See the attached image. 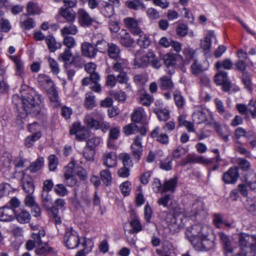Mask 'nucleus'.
Returning a JSON list of instances; mask_svg holds the SVG:
<instances>
[{
  "label": "nucleus",
  "mask_w": 256,
  "mask_h": 256,
  "mask_svg": "<svg viewBox=\"0 0 256 256\" xmlns=\"http://www.w3.org/2000/svg\"><path fill=\"white\" fill-rule=\"evenodd\" d=\"M28 13L30 15L38 14L40 12V10L36 4L29 2L26 6Z\"/></svg>",
  "instance_id": "obj_51"
},
{
  "label": "nucleus",
  "mask_w": 256,
  "mask_h": 256,
  "mask_svg": "<svg viewBox=\"0 0 256 256\" xmlns=\"http://www.w3.org/2000/svg\"><path fill=\"white\" fill-rule=\"evenodd\" d=\"M178 178L175 176L164 182L162 188V192H174L177 186Z\"/></svg>",
  "instance_id": "obj_22"
},
{
  "label": "nucleus",
  "mask_w": 256,
  "mask_h": 256,
  "mask_svg": "<svg viewBox=\"0 0 256 256\" xmlns=\"http://www.w3.org/2000/svg\"><path fill=\"white\" fill-rule=\"evenodd\" d=\"M42 205L46 210L50 212V206L52 200L48 192H42Z\"/></svg>",
  "instance_id": "obj_41"
},
{
  "label": "nucleus",
  "mask_w": 256,
  "mask_h": 256,
  "mask_svg": "<svg viewBox=\"0 0 256 256\" xmlns=\"http://www.w3.org/2000/svg\"><path fill=\"white\" fill-rule=\"evenodd\" d=\"M26 87V89L20 90L22 97V106L18 108V112L22 114L20 116L22 118L28 114L40 116L41 114L44 113L40 106L42 96L38 94L34 88Z\"/></svg>",
  "instance_id": "obj_2"
},
{
  "label": "nucleus",
  "mask_w": 256,
  "mask_h": 256,
  "mask_svg": "<svg viewBox=\"0 0 256 256\" xmlns=\"http://www.w3.org/2000/svg\"><path fill=\"white\" fill-rule=\"evenodd\" d=\"M108 56L112 59L120 58V50L118 46L113 43H110L106 50Z\"/></svg>",
  "instance_id": "obj_25"
},
{
  "label": "nucleus",
  "mask_w": 256,
  "mask_h": 256,
  "mask_svg": "<svg viewBox=\"0 0 256 256\" xmlns=\"http://www.w3.org/2000/svg\"><path fill=\"white\" fill-rule=\"evenodd\" d=\"M144 109L142 108H139L134 110L132 115V120L134 122H140L142 118Z\"/></svg>",
  "instance_id": "obj_50"
},
{
  "label": "nucleus",
  "mask_w": 256,
  "mask_h": 256,
  "mask_svg": "<svg viewBox=\"0 0 256 256\" xmlns=\"http://www.w3.org/2000/svg\"><path fill=\"white\" fill-rule=\"evenodd\" d=\"M100 143V138L98 137H94L88 139L86 141V146L92 150H94L95 148Z\"/></svg>",
  "instance_id": "obj_63"
},
{
  "label": "nucleus",
  "mask_w": 256,
  "mask_h": 256,
  "mask_svg": "<svg viewBox=\"0 0 256 256\" xmlns=\"http://www.w3.org/2000/svg\"><path fill=\"white\" fill-rule=\"evenodd\" d=\"M15 210L11 208L4 206L0 208V220L4 222H10L14 220Z\"/></svg>",
  "instance_id": "obj_15"
},
{
  "label": "nucleus",
  "mask_w": 256,
  "mask_h": 256,
  "mask_svg": "<svg viewBox=\"0 0 256 256\" xmlns=\"http://www.w3.org/2000/svg\"><path fill=\"white\" fill-rule=\"evenodd\" d=\"M84 105L88 110H92L96 106L94 96L92 95V92H88L86 93Z\"/></svg>",
  "instance_id": "obj_31"
},
{
  "label": "nucleus",
  "mask_w": 256,
  "mask_h": 256,
  "mask_svg": "<svg viewBox=\"0 0 256 256\" xmlns=\"http://www.w3.org/2000/svg\"><path fill=\"white\" fill-rule=\"evenodd\" d=\"M84 120L87 126L90 128H94L97 130L100 127V122L94 120L90 115L86 116Z\"/></svg>",
  "instance_id": "obj_42"
},
{
  "label": "nucleus",
  "mask_w": 256,
  "mask_h": 256,
  "mask_svg": "<svg viewBox=\"0 0 256 256\" xmlns=\"http://www.w3.org/2000/svg\"><path fill=\"white\" fill-rule=\"evenodd\" d=\"M209 230L208 226L206 225L196 224L188 228L186 236L196 250L208 251L214 246L213 240L208 238Z\"/></svg>",
  "instance_id": "obj_1"
},
{
  "label": "nucleus",
  "mask_w": 256,
  "mask_h": 256,
  "mask_svg": "<svg viewBox=\"0 0 256 256\" xmlns=\"http://www.w3.org/2000/svg\"><path fill=\"white\" fill-rule=\"evenodd\" d=\"M218 235L223 246L226 256H228V254H230L233 251L232 239L222 232H219Z\"/></svg>",
  "instance_id": "obj_12"
},
{
  "label": "nucleus",
  "mask_w": 256,
  "mask_h": 256,
  "mask_svg": "<svg viewBox=\"0 0 256 256\" xmlns=\"http://www.w3.org/2000/svg\"><path fill=\"white\" fill-rule=\"evenodd\" d=\"M70 134H75L76 138L80 141L86 140L88 136V130L82 128L80 124L76 122L72 124Z\"/></svg>",
  "instance_id": "obj_7"
},
{
  "label": "nucleus",
  "mask_w": 256,
  "mask_h": 256,
  "mask_svg": "<svg viewBox=\"0 0 256 256\" xmlns=\"http://www.w3.org/2000/svg\"><path fill=\"white\" fill-rule=\"evenodd\" d=\"M148 18L152 20H158L160 18L159 12L154 8H150L146 10Z\"/></svg>",
  "instance_id": "obj_53"
},
{
  "label": "nucleus",
  "mask_w": 256,
  "mask_h": 256,
  "mask_svg": "<svg viewBox=\"0 0 256 256\" xmlns=\"http://www.w3.org/2000/svg\"><path fill=\"white\" fill-rule=\"evenodd\" d=\"M41 136L40 132L38 131L26 137L25 139V146L28 148H30L33 145L34 142L38 140Z\"/></svg>",
  "instance_id": "obj_38"
},
{
  "label": "nucleus",
  "mask_w": 256,
  "mask_h": 256,
  "mask_svg": "<svg viewBox=\"0 0 256 256\" xmlns=\"http://www.w3.org/2000/svg\"><path fill=\"white\" fill-rule=\"evenodd\" d=\"M21 183L24 190L28 194H32L34 191V186L32 178L28 175L22 172Z\"/></svg>",
  "instance_id": "obj_13"
},
{
  "label": "nucleus",
  "mask_w": 256,
  "mask_h": 256,
  "mask_svg": "<svg viewBox=\"0 0 256 256\" xmlns=\"http://www.w3.org/2000/svg\"><path fill=\"white\" fill-rule=\"evenodd\" d=\"M239 168L237 166L230 168L224 173L222 180L226 184H234L240 177Z\"/></svg>",
  "instance_id": "obj_8"
},
{
  "label": "nucleus",
  "mask_w": 256,
  "mask_h": 256,
  "mask_svg": "<svg viewBox=\"0 0 256 256\" xmlns=\"http://www.w3.org/2000/svg\"><path fill=\"white\" fill-rule=\"evenodd\" d=\"M214 162V159H206L202 156H196L188 154L182 160V164L186 166L190 163H200L204 164H209Z\"/></svg>",
  "instance_id": "obj_9"
},
{
  "label": "nucleus",
  "mask_w": 256,
  "mask_h": 256,
  "mask_svg": "<svg viewBox=\"0 0 256 256\" xmlns=\"http://www.w3.org/2000/svg\"><path fill=\"white\" fill-rule=\"evenodd\" d=\"M122 130L126 135L128 136L136 134L138 132V128L136 124L131 123L124 126Z\"/></svg>",
  "instance_id": "obj_45"
},
{
  "label": "nucleus",
  "mask_w": 256,
  "mask_h": 256,
  "mask_svg": "<svg viewBox=\"0 0 256 256\" xmlns=\"http://www.w3.org/2000/svg\"><path fill=\"white\" fill-rule=\"evenodd\" d=\"M204 210V204L202 202L197 201L194 202L192 206V212L194 215L196 216L200 214Z\"/></svg>",
  "instance_id": "obj_54"
},
{
  "label": "nucleus",
  "mask_w": 256,
  "mask_h": 256,
  "mask_svg": "<svg viewBox=\"0 0 256 256\" xmlns=\"http://www.w3.org/2000/svg\"><path fill=\"white\" fill-rule=\"evenodd\" d=\"M110 44L104 40L102 39L97 41L94 44L96 52H106Z\"/></svg>",
  "instance_id": "obj_46"
},
{
  "label": "nucleus",
  "mask_w": 256,
  "mask_h": 256,
  "mask_svg": "<svg viewBox=\"0 0 256 256\" xmlns=\"http://www.w3.org/2000/svg\"><path fill=\"white\" fill-rule=\"evenodd\" d=\"M124 22L134 35L142 33L141 28L138 26V22L134 18H126L124 20Z\"/></svg>",
  "instance_id": "obj_16"
},
{
  "label": "nucleus",
  "mask_w": 256,
  "mask_h": 256,
  "mask_svg": "<svg viewBox=\"0 0 256 256\" xmlns=\"http://www.w3.org/2000/svg\"><path fill=\"white\" fill-rule=\"evenodd\" d=\"M135 36H138L139 38L137 40V44L142 48H147L150 44V37L146 34H145L142 30L140 34H136Z\"/></svg>",
  "instance_id": "obj_24"
},
{
  "label": "nucleus",
  "mask_w": 256,
  "mask_h": 256,
  "mask_svg": "<svg viewBox=\"0 0 256 256\" xmlns=\"http://www.w3.org/2000/svg\"><path fill=\"white\" fill-rule=\"evenodd\" d=\"M238 242L244 256H255V252H252L251 249L252 246L254 245L253 235L240 233L238 234Z\"/></svg>",
  "instance_id": "obj_3"
},
{
  "label": "nucleus",
  "mask_w": 256,
  "mask_h": 256,
  "mask_svg": "<svg viewBox=\"0 0 256 256\" xmlns=\"http://www.w3.org/2000/svg\"><path fill=\"white\" fill-rule=\"evenodd\" d=\"M160 87L162 90H173L174 84L170 78L164 76L160 79Z\"/></svg>",
  "instance_id": "obj_23"
},
{
  "label": "nucleus",
  "mask_w": 256,
  "mask_h": 256,
  "mask_svg": "<svg viewBox=\"0 0 256 256\" xmlns=\"http://www.w3.org/2000/svg\"><path fill=\"white\" fill-rule=\"evenodd\" d=\"M151 55L150 54V56ZM150 64V51L144 56H136L134 60V66L137 68H145Z\"/></svg>",
  "instance_id": "obj_19"
},
{
  "label": "nucleus",
  "mask_w": 256,
  "mask_h": 256,
  "mask_svg": "<svg viewBox=\"0 0 256 256\" xmlns=\"http://www.w3.org/2000/svg\"><path fill=\"white\" fill-rule=\"evenodd\" d=\"M118 38L121 45L126 48L132 47L135 42L129 32L124 29L118 33Z\"/></svg>",
  "instance_id": "obj_10"
},
{
  "label": "nucleus",
  "mask_w": 256,
  "mask_h": 256,
  "mask_svg": "<svg viewBox=\"0 0 256 256\" xmlns=\"http://www.w3.org/2000/svg\"><path fill=\"white\" fill-rule=\"evenodd\" d=\"M72 56V52L69 48H65L64 52L61 53L58 57V59L64 62V65L69 66L70 64L68 63L70 61Z\"/></svg>",
  "instance_id": "obj_39"
},
{
  "label": "nucleus",
  "mask_w": 256,
  "mask_h": 256,
  "mask_svg": "<svg viewBox=\"0 0 256 256\" xmlns=\"http://www.w3.org/2000/svg\"><path fill=\"white\" fill-rule=\"evenodd\" d=\"M21 26L26 30H30L36 26V22L34 18H28L26 20L20 22Z\"/></svg>",
  "instance_id": "obj_60"
},
{
  "label": "nucleus",
  "mask_w": 256,
  "mask_h": 256,
  "mask_svg": "<svg viewBox=\"0 0 256 256\" xmlns=\"http://www.w3.org/2000/svg\"><path fill=\"white\" fill-rule=\"evenodd\" d=\"M213 126L218 134L219 136L225 142H228L229 140V136L230 132L228 128L226 126H222L218 122H214L213 123Z\"/></svg>",
  "instance_id": "obj_17"
},
{
  "label": "nucleus",
  "mask_w": 256,
  "mask_h": 256,
  "mask_svg": "<svg viewBox=\"0 0 256 256\" xmlns=\"http://www.w3.org/2000/svg\"><path fill=\"white\" fill-rule=\"evenodd\" d=\"M192 72L194 74H198L206 69L203 68L201 64H198L196 60H194L193 64L190 66Z\"/></svg>",
  "instance_id": "obj_59"
},
{
  "label": "nucleus",
  "mask_w": 256,
  "mask_h": 256,
  "mask_svg": "<svg viewBox=\"0 0 256 256\" xmlns=\"http://www.w3.org/2000/svg\"><path fill=\"white\" fill-rule=\"evenodd\" d=\"M78 20L80 24L82 26H88L93 22L88 14L82 9L79 10Z\"/></svg>",
  "instance_id": "obj_20"
},
{
  "label": "nucleus",
  "mask_w": 256,
  "mask_h": 256,
  "mask_svg": "<svg viewBox=\"0 0 256 256\" xmlns=\"http://www.w3.org/2000/svg\"><path fill=\"white\" fill-rule=\"evenodd\" d=\"M38 81L42 86H43L44 82H46L50 86V88L48 90V98L50 102L58 103V96L57 91L54 86L52 80L46 75H40L38 77Z\"/></svg>",
  "instance_id": "obj_4"
},
{
  "label": "nucleus",
  "mask_w": 256,
  "mask_h": 256,
  "mask_svg": "<svg viewBox=\"0 0 256 256\" xmlns=\"http://www.w3.org/2000/svg\"><path fill=\"white\" fill-rule=\"evenodd\" d=\"M46 44L48 49L50 52H54L58 48L60 47L57 46L54 38L52 35H48L45 38Z\"/></svg>",
  "instance_id": "obj_33"
},
{
  "label": "nucleus",
  "mask_w": 256,
  "mask_h": 256,
  "mask_svg": "<svg viewBox=\"0 0 256 256\" xmlns=\"http://www.w3.org/2000/svg\"><path fill=\"white\" fill-rule=\"evenodd\" d=\"M101 12L105 16L110 18L114 14L113 4L108 2H104L102 3Z\"/></svg>",
  "instance_id": "obj_26"
},
{
  "label": "nucleus",
  "mask_w": 256,
  "mask_h": 256,
  "mask_svg": "<svg viewBox=\"0 0 256 256\" xmlns=\"http://www.w3.org/2000/svg\"><path fill=\"white\" fill-rule=\"evenodd\" d=\"M212 46V41L210 38L208 36H205L204 40H201V48L204 54L208 53L210 50Z\"/></svg>",
  "instance_id": "obj_49"
},
{
  "label": "nucleus",
  "mask_w": 256,
  "mask_h": 256,
  "mask_svg": "<svg viewBox=\"0 0 256 256\" xmlns=\"http://www.w3.org/2000/svg\"><path fill=\"white\" fill-rule=\"evenodd\" d=\"M81 50L84 56L90 58H94L97 52L95 46L88 42H84L82 44Z\"/></svg>",
  "instance_id": "obj_14"
},
{
  "label": "nucleus",
  "mask_w": 256,
  "mask_h": 256,
  "mask_svg": "<svg viewBox=\"0 0 256 256\" xmlns=\"http://www.w3.org/2000/svg\"><path fill=\"white\" fill-rule=\"evenodd\" d=\"M154 112L160 121H166L170 118V112L166 109H157L154 110Z\"/></svg>",
  "instance_id": "obj_44"
},
{
  "label": "nucleus",
  "mask_w": 256,
  "mask_h": 256,
  "mask_svg": "<svg viewBox=\"0 0 256 256\" xmlns=\"http://www.w3.org/2000/svg\"><path fill=\"white\" fill-rule=\"evenodd\" d=\"M11 25L9 21L1 18L0 19V28L2 32H8L11 29Z\"/></svg>",
  "instance_id": "obj_61"
},
{
  "label": "nucleus",
  "mask_w": 256,
  "mask_h": 256,
  "mask_svg": "<svg viewBox=\"0 0 256 256\" xmlns=\"http://www.w3.org/2000/svg\"><path fill=\"white\" fill-rule=\"evenodd\" d=\"M192 118L194 122L196 124H200L206 120V115L202 110H197L193 113Z\"/></svg>",
  "instance_id": "obj_30"
},
{
  "label": "nucleus",
  "mask_w": 256,
  "mask_h": 256,
  "mask_svg": "<svg viewBox=\"0 0 256 256\" xmlns=\"http://www.w3.org/2000/svg\"><path fill=\"white\" fill-rule=\"evenodd\" d=\"M100 177L104 184L106 186L111 184L112 182V176L108 169L102 170L100 172Z\"/></svg>",
  "instance_id": "obj_27"
},
{
  "label": "nucleus",
  "mask_w": 256,
  "mask_h": 256,
  "mask_svg": "<svg viewBox=\"0 0 256 256\" xmlns=\"http://www.w3.org/2000/svg\"><path fill=\"white\" fill-rule=\"evenodd\" d=\"M163 60L166 66H174L176 64V58L174 54L168 53L164 55Z\"/></svg>",
  "instance_id": "obj_43"
},
{
  "label": "nucleus",
  "mask_w": 256,
  "mask_h": 256,
  "mask_svg": "<svg viewBox=\"0 0 256 256\" xmlns=\"http://www.w3.org/2000/svg\"><path fill=\"white\" fill-rule=\"evenodd\" d=\"M82 155L84 158L88 162H93L94 160V156L95 155L94 150H92L86 146L84 148Z\"/></svg>",
  "instance_id": "obj_40"
},
{
  "label": "nucleus",
  "mask_w": 256,
  "mask_h": 256,
  "mask_svg": "<svg viewBox=\"0 0 256 256\" xmlns=\"http://www.w3.org/2000/svg\"><path fill=\"white\" fill-rule=\"evenodd\" d=\"M150 64L156 69H158L162 66L160 60L156 56L154 52L151 50L150 51Z\"/></svg>",
  "instance_id": "obj_48"
},
{
  "label": "nucleus",
  "mask_w": 256,
  "mask_h": 256,
  "mask_svg": "<svg viewBox=\"0 0 256 256\" xmlns=\"http://www.w3.org/2000/svg\"><path fill=\"white\" fill-rule=\"evenodd\" d=\"M49 66L51 71L54 74H57L60 72V68L58 62L52 58L48 59Z\"/></svg>",
  "instance_id": "obj_62"
},
{
  "label": "nucleus",
  "mask_w": 256,
  "mask_h": 256,
  "mask_svg": "<svg viewBox=\"0 0 256 256\" xmlns=\"http://www.w3.org/2000/svg\"><path fill=\"white\" fill-rule=\"evenodd\" d=\"M174 98L176 106L179 108H182L184 104L185 101L178 91H175L174 93Z\"/></svg>",
  "instance_id": "obj_52"
},
{
  "label": "nucleus",
  "mask_w": 256,
  "mask_h": 256,
  "mask_svg": "<svg viewBox=\"0 0 256 256\" xmlns=\"http://www.w3.org/2000/svg\"><path fill=\"white\" fill-rule=\"evenodd\" d=\"M119 158L122 161L123 166L130 168L133 166L132 161L128 154H120Z\"/></svg>",
  "instance_id": "obj_47"
},
{
  "label": "nucleus",
  "mask_w": 256,
  "mask_h": 256,
  "mask_svg": "<svg viewBox=\"0 0 256 256\" xmlns=\"http://www.w3.org/2000/svg\"><path fill=\"white\" fill-rule=\"evenodd\" d=\"M176 32L179 36H186L188 32V26L184 24H180L176 28Z\"/></svg>",
  "instance_id": "obj_57"
},
{
  "label": "nucleus",
  "mask_w": 256,
  "mask_h": 256,
  "mask_svg": "<svg viewBox=\"0 0 256 256\" xmlns=\"http://www.w3.org/2000/svg\"><path fill=\"white\" fill-rule=\"evenodd\" d=\"M214 81L218 85L222 86L224 92H228L232 87V84L228 78V73L220 72L215 76Z\"/></svg>",
  "instance_id": "obj_6"
},
{
  "label": "nucleus",
  "mask_w": 256,
  "mask_h": 256,
  "mask_svg": "<svg viewBox=\"0 0 256 256\" xmlns=\"http://www.w3.org/2000/svg\"><path fill=\"white\" fill-rule=\"evenodd\" d=\"M241 79L246 88L248 90L252 91V88L251 74L248 72H244Z\"/></svg>",
  "instance_id": "obj_32"
},
{
  "label": "nucleus",
  "mask_w": 256,
  "mask_h": 256,
  "mask_svg": "<svg viewBox=\"0 0 256 256\" xmlns=\"http://www.w3.org/2000/svg\"><path fill=\"white\" fill-rule=\"evenodd\" d=\"M63 44L65 46H66V48H69L70 50L76 46V42L73 37L66 36L64 38Z\"/></svg>",
  "instance_id": "obj_56"
},
{
  "label": "nucleus",
  "mask_w": 256,
  "mask_h": 256,
  "mask_svg": "<svg viewBox=\"0 0 256 256\" xmlns=\"http://www.w3.org/2000/svg\"><path fill=\"white\" fill-rule=\"evenodd\" d=\"M53 248L49 246L47 243L35 250L36 254L40 256H47L48 254L52 253Z\"/></svg>",
  "instance_id": "obj_29"
},
{
  "label": "nucleus",
  "mask_w": 256,
  "mask_h": 256,
  "mask_svg": "<svg viewBox=\"0 0 256 256\" xmlns=\"http://www.w3.org/2000/svg\"><path fill=\"white\" fill-rule=\"evenodd\" d=\"M61 34L63 36L68 34L74 35L78 32V29L76 26L70 24L66 26L61 29Z\"/></svg>",
  "instance_id": "obj_34"
},
{
  "label": "nucleus",
  "mask_w": 256,
  "mask_h": 256,
  "mask_svg": "<svg viewBox=\"0 0 256 256\" xmlns=\"http://www.w3.org/2000/svg\"><path fill=\"white\" fill-rule=\"evenodd\" d=\"M126 4L128 8L134 10H138L140 8L144 10L146 6L141 0H127Z\"/></svg>",
  "instance_id": "obj_28"
},
{
  "label": "nucleus",
  "mask_w": 256,
  "mask_h": 256,
  "mask_svg": "<svg viewBox=\"0 0 256 256\" xmlns=\"http://www.w3.org/2000/svg\"><path fill=\"white\" fill-rule=\"evenodd\" d=\"M12 59L14 61L16 68V74L22 76L24 74V66L23 62L18 58L16 56H12Z\"/></svg>",
  "instance_id": "obj_36"
},
{
  "label": "nucleus",
  "mask_w": 256,
  "mask_h": 256,
  "mask_svg": "<svg viewBox=\"0 0 256 256\" xmlns=\"http://www.w3.org/2000/svg\"><path fill=\"white\" fill-rule=\"evenodd\" d=\"M233 66L232 62L230 58H227L222 62H218L216 64V67L217 68H224L226 70H230Z\"/></svg>",
  "instance_id": "obj_55"
},
{
  "label": "nucleus",
  "mask_w": 256,
  "mask_h": 256,
  "mask_svg": "<svg viewBox=\"0 0 256 256\" xmlns=\"http://www.w3.org/2000/svg\"><path fill=\"white\" fill-rule=\"evenodd\" d=\"M152 101V97L148 94L144 93L140 96V102L143 106H149Z\"/></svg>",
  "instance_id": "obj_58"
},
{
  "label": "nucleus",
  "mask_w": 256,
  "mask_h": 256,
  "mask_svg": "<svg viewBox=\"0 0 256 256\" xmlns=\"http://www.w3.org/2000/svg\"><path fill=\"white\" fill-rule=\"evenodd\" d=\"M102 164L108 168H114L116 166V154L110 152L104 154Z\"/></svg>",
  "instance_id": "obj_18"
},
{
  "label": "nucleus",
  "mask_w": 256,
  "mask_h": 256,
  "mask_svg": "<svg viewBox=\"0 0 256 256\" xmlns=\"http://www.w3.org/2000/svg\"><path fill=\"white\" fill-rule=\"evenodd\" d=\"M130 186L131 184L128 181L124 182L120 185V188L124 196H126L130 194L131 190Z\"/></svg>",
  "instance_id": "obj_64"
},
{
  "label": "nucleus",
  "mask_w": 256,
  "mask_h": 256,
  "mask_svg": "<svg viewBox=\"0 0 256 256\" xmlns=\"http://www.w3.org/2000/svg\"><path fill=\"white\" fill-rule=\"evenodd\" d=\"M44 159L42 157H39L37 160L32 162L28 168L31 172H36L40 170L44 164Z\"/></svg>",
  "instance_id": "obj_35"
},
{
  "label": "nucleus",
  "mask_w": 256,
  "mask_h": 256,
  "mask_svg": "<svg viewBox=\"0 0 256 256\" xmlns=\"http://www.w3.org/2000/svg\"><path fill=\"white\" fill-rule=\"evenodd\" d=\"M64 239L66 246L68 248L72 249L77 248L79 244L78 236L77 235L76 232L72 229L66 232Z\"/></svg>",
  "instance_id": "obj_5"
},
{
  "label": "nucleus",
  "mask_w": 256,
  "mask_h": 256,
  "mask_svg": "<svg viewBox=\"0 0 256 256\" xmlns=\"http://www.w3.org/2000/svg\"><path fill=\"white\" fill-rule=\"evenodd\" d=\"M56 206H52L50 208V212L52 217L54 220V223L56 225L60 224L62 220L60 217L58 216V207L62 208L66 204L64 200L62 198H58L55 201Z\"/></svg>",
  "instance_id": "obj_11"
},
{
  "label": "nucleus",
  "mask_w": 256,
  "mask_h": 256,
  "mask_svg": "<svg viewBox=\"0 0 256 256\" xmlns=\"http://www.w3.org/2000/svg\"><path fill=\"white\" fill-rule=\"evenodd\" d=\"M188 151V149L182 146H178L172 151V156L174 159H180L185 155Z\"/></svg>",
  "instance_id": "obj_37"
},
{
  "label": "nucleus",
  "mask_w": 256,
  "mask_h": 256,
  "mask_svg": "<svg viewBox=\"0 0 256 256\" xmlns=\"http://www.w3.org/2000/svg\"><path fill=\"white\" fill-rule=\"evenodd\" d=\"M14 216L18 222L20 224L28 223L30 220V214L28 211L25 210H20L19 212H15Z\"/></svg>",
  "instance_id": "obj_21"
}]
</instances>
